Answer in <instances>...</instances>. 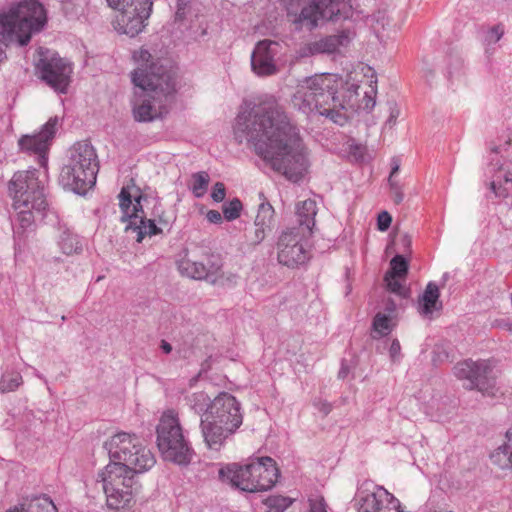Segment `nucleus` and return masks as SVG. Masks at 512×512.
I'll use <instances>...</instances> for the list:
<instances>
[{"label": "nucleus", "mask_w": 512, "mask_h": 512, "mask_svg": "<svg viewBox=\"0 0 512 512\" xmlns=\"http://www.w3.org/2000/svg\"><path fill=\"white\" fill-rule=\"evenodd\" d=\"M401 279H405V277H398L386 274L384 278L387 288L390 292L400 297H406L408 295V290L402 284Z\"/></svg>", "instance_id": "58836bf2"}, {"label": "nucleus", "mask_w": 512, "mask_h": 512, "mask_svg": "<svg viewBox=\"0 0 512 512\" xmlns=\"http://www.w3.org/2000/svg\"><path fill=\"white\" fill-rule=\"evenodd\" d=\"M125 231L136 233V241L139 243L145 236L151 237L162 233V229L156 225L155 219H147L144 212L138 215L136 221H130L126 225Z\"/></svg>", "instance_id": "cd10ccee"}, {"label": "nucleus", "mask_w": 512, "mask_h": 512, "mask_svg": "<svg viewBox=\"0 0 512 512\" xmlns=\"http://www.w3.org/2000/svg\"><path fill=\"white\" fill-rule=\"evenodd\" d=\"M408 272V263L401 255H396L390 261V270L386 273L388 275L406 277Z\"/></svg>", "instance_id": "79ce46f5"}, {"label": "nucleus", "mask_w": 512, "mask_h": 512, "mask_svg": "<svg viewBox=\"0 0 512 512\" xmlns=\"http://www.w3.org/2000/svg\"><path fill=\"white\" fill-rule=\"evenodd\" d=\"M358 88L354 83H344L337 74H315L298 84L293 103L304 112L316 111L343 125L358 104Z\"/></svg>", "instance_id": "f03ea898"}, {"label": "nucleus", "mask_w": 512, "mask_h": 512, "mask_svg": "<svg viewBox=\"0 0 512 512\" xmlns=\"http://www.w3.org/2000/svg\"><path fill=\"white\" fill-rule=\"evenodd\" d=\"M504 34V29L501 26H494L489 32V39L491 42H498Z\"/></svg>", "instance_id": "de8ad7c7"}, {"label": "nucleus", "mask_w": 512, "mask_h": 512, "mask_svg": "<svg viewBox=\"0 0 512 512\" xmlns=\"http://www.w3.org/2000/svg\"><path fill=\"white\" fill-rule=\"evenodd\" d=\"M103 490L108 507L114 510L128 507L133 495L138 493L133 491V489L115 488L113 486L103 487Z\"/></svg>", "instance_id": "c756f323"}, {"label": "nucleus", "mask_w": 512, "mask_h": 512, "mask_svg": "<svg viewBox=\"0 0 512 512\" xmlns=\"http://www.w3.org/2000/svg\"><path fill=\"white\" fill-rule=\"evenodd\" d=\"M309 511L308 512H327L325 499L321 495H313L308 499Z\"/></svg>", "instance_id": "37998d69"}, {"label": "nucleus", "mask_w": 512, "mask_h": 512, "mask_svg": "<svg viewBox=\"0 0 512 512\" xmlns=\"http://www.w3.org/2000/svg\"><path fill=\"white\" fill-rule=\"evenodd\" d=\"M7 512H58V510L49 497L42 496L34 498L20 507H14Z\"/></svg>", "instance_id": "2f4dec72"}, {"label": "nucleus", "mask_w": 512, "mask_h": 512, "mask_svg": "<svg viewBox=\"0 0 512 512\" xmlns=\"http://www.w3.org/2000/svg\"><path fill=\"white\" fill-rule=\"evenodd\" d=\"M209 268H205L204 261L191 260L185 255L177 262L179 272L195 280H207L214 283L220 275L222 269V260L219 255L206 254Z\"/></svg>", "instance_id": "f3484780"}, {"label": "nucleus", "mask_w": 512, "mask_h": 512, "mask_svg": "<svg viewBox=\"0 0 512 512\" xmlns=\"http://www.w3.org/2000/svg\"><path fill=\"white\" fill-rule=\"evenodd\" d=\"M391 504L398 505V499L382 486L366 482L358 490V512H382Z\"/></svg>", "instance_id": "dca6fc26"}, {"label": "nucleus", "mask_w": 512, "mask_h": 512, "mask_svg": "<svg viewBox=\"0 0 512 512\" xmlns=\"http://www.w3.org/2000/svg\"><path fill=\"white\" fill-rule=\"evenodd\" d=\"M9 192L13 197L17 220L23 229L30 227L34 222L33 211L41 213L47 207L37 170L16 172L9 183Z\"/></svg>", "instance_id": "6e6552de"}, {"label": "nucleus", "mask_w": 512, "mask_h": 512, "mask_svg": "<svg viewBox=\"0 0 512 512\" xmlns=\"http://www.w3.org/2000/svg\"><path fill=\"white\" fill-rule=\"evenodd\" d=\"M355 36L356 32L354 29L345 28L339 30L336 34L322 37L307 44V52H305L304 54L315 55L322 53H338L341 51L342 48H347L351 44Z\"/></svg>", "instance_id": "aec40b11"}, {"label": "nucleus", "mask_w": 512, "mask_h": 512, "mask_svg": "<svg viewBox=\"0 0 512 512\" xmlns=\"http://www.w3.org/2000/svg\"><path fill=\"white\" fill-rule=\"evenodd\" d=\"M136 474H138V472L130 471L115 463H109L104 470L99 473V477L101 478L102 487L113 486L115 488H128L138 492L139 487L134 480Z\"/></svg>", "instance_id": "4be33fe9"}, {"label": "nucleus", "mask_w": 512, "mask_h": 512, "mask_svg": "<svg viewBox=\"0 0 512 512\" xmlns=\"http://www.w3.org/2000/svg\"><path fill=\"white\" fill-rule=\"evenodd\" d=\"M160 348L162 349V351L166 354H169L171 353L172 351V346L170 343H168L166 340H161V343H160Z\"/></svg>", "instance_id": "603ef678"}, {"label": "nucleus", "mask_w": 512, "mask_h": 512, "mask_svg": "<svg viewBox=\"0 0 512 512\" xmlns=\"http://www.w3.org/2000/svg\"><path fill=\"white\" fill-rule=\"evenodd\" d=\"M97 172L98 161L94 147L88 141L77 142L69 150L59 182L65 189L83 195L95 185Z\"/></svg>", "instance_id": "423d86ee"}, {"label": "nucleus", "mask_w": 512, "mask_h": 512, "mask_svg": "<svg viewBox=\"0 0 512 512\" xmlns=\"http://www.w3.org/2000/svg\"><path fill=\"white\" fill-rule=\"evenodd\" d=\"M102 278H103L102 276H99V277L97 278V281L102 280Z\"/></svg>", "instance_id": "680f3d73"}, {"label": "nucleus", "mask_w": 512, "mask_h": 512, "mask_svg": "<svg viewBox=\"0 0 512 512\" xmlns=\"http://www.w3.org/2000/svg\"><path fill=\"white\" fill-rule=\"evenodd\" d=\"M507 441L491 454V461L500 469H512V436L506 433Z\"/></svg>", "instance_id": "7c9ffc66"}, {"label": "nucleus", "mask_w": 512, "mask_h": 512, "mask_svg": "<svg viewBox=\"0 0 512 512\" xmlns=\"http://www.w3.org/2000/svg\"><path fill=\"white\" fill-rule=\"evenodd\" d=\"M226 197V188L222 182H216L211 192V198L215 202H222Z\"/></svg>", "instance_id": "c03bdc74"}, {"label": "nucleus", "mask_w": 512, "mask_h": 512, "mask_svg": "<svg viewBox=\"0 0 512 512\" xmlns=\"http://www.w3.org/2000/svg\"><path fill=\"white\" fill-rule=\"evenodd\" d=\"M507 432L512 436V428Z\"/></svg>", "instance_id": "e2e57ef3"}, {"label": "nucleus", "mask_w": 512, "mask_h": 512, "mask_svg": "<svg viewBox=\"0 0 512 512\" xmlns=\"http://www.w3.org/2000/svg\"><path fill=\"white\" fill-rule=\"evenodd\" d=\"M309 235L301 229L290 228L284 231L277 243L278 262L288 268H297L307 263L310 252L306 248L305 240Z\"/></svg>", "instance_id": "4468645a"}, {"label": "nucleus", "mask_w": 512, "mask_h": 512, "mask_svg": "<svg viewBox=\"0 0 512 512\" xmlns=\"http://www.w3.org/2000/svg\"><path fill=\"white\" fill-rule=\"evenodd\" d=\"M258 219H261L262 231L269 228L274 221V209L270 203H260L258 205Z\"/></svg>", "instance_id": "ea45409f"}, {"label": "nucleus", "mask_w": 512, "mask_h": 512, "mask_svg": "<svg viewBox=\"0 0 512 512\" xmlns=\"http://www.w3.org/2000/svg\"><path fill=\"white\" fill-rule=\"evenodd\" d=\"M440 291L438 286L429 282L423 295L419 299V312L423 316H431L434 311L442 309V303L439 301Z\"/></svg>", "instance_id": "c85d7f7f"}, {"label": "nucleus", "mask_w": 512, "mask_h": 512, "mask_svg": "<svg viewBox=\"0 0 512 512\" xmlns=\"http://www.w3.org/2000/svg\"><path fill=\"white\" fill-rule=\"evenodd\" d=\"M241 424L240 405L234 396L226 392L212 400L209 410L201 416L200 422L207 446L216 451Z\"/></svg>", "instance_id": "7ed1b4c3"}, {"label": "nucleus", "mask_w": 512, "mask_h": 512, "mask_svg": "<svg viewBox=\"0 0 512 512\" xmlns=\"http://www.w3.org/2000/svg\"><path fill=\"white\" fill-rule=\"evenodd\" d=\"M59 245L63 253L66 255L80 253L82 251V244L80 243L77 235L68 231L63 232L61 235Z\"/></svg>", "instance_id": "c9c22d12"}, {"label": "nucleus", "mask_w": 512, "mask_h": 512, "mask_svg": "<svg viewBox=\"0 0 512 512\" xmlns=\"http://www.w3.org/2000/svg\"><path fill=\"white\" fill-rule=\"evenodd\" d=\"M330 411V407L327 406L326 410H325V413H328Z\"/></svg>", "instance_id": "052dcab7"}, {"label": "nucleus", "mask_w": 512, "mask_h": 512, "mask_svg": "<svg viewBox=\"0 0 512 512\" xmlns=\"http://www.w3.org/2000/svg\"><path fill=\"white\" fill-rule=\"evenodd\" d=\"M288 20L296 29H315L320 21L339 22L350 19L353 8L350 0H281Z\"/></svg>", "instance_id": "39448f33"}, {"label": "nucleus", "mask_w": 512, "mask_h": 512, "mask_svg": "<svg viewBox=\"0 0 512 512\" xmlns=\"http://www.w3.org/2000/svg\"><path fill=\"white\" fill-rule=\"evenodd\" d=\"M256 104L252 100H244L240 106L234 126L235 139L239 144L246 145L256 152Z\"/></svg>", "instance_id": "a211bd4d"}, {"label": "nucleus", "mask_w": 512, "mask_h": 512, "mask_svg": "<svg viewBox=\"0 0 512 512\" xmlns=\"http://www.w3.org/2000/svg\"><path fill=\"white\" fill-rule=\"evenodd\" d=\"M399 170V166L398 165H395L393 168H392V171L390 173V177H389V181L391 182L392 181V178L393 176L398 172Z\"/></svg>", "instance_id": "6e6d98bb"}, {"label": "nucleus", "mask_w": 512, "mask_h": 512, "mask_svg": "<svg viewBox=\"0 0 512 512\" xmlns=\"http://www.w3.org/2000/svg\"><path fill=\"white\" fill-rule=\"evenodd\" d=\"M402 199H403L402 194L397 192L395 195V199H394L395 203L399 204L402 201Z\"/></svg>", "instance_id": "4d7b16f0"}, {"label": "nucleus", "mask_w": 512, "mask_h": 512, "mask_svg": "<svg viewBox=\"0 0 512 512\" xmlns=\"http://www.w3.org/2000/svg\"><path fill=\"white\" fill-rule=\"evenodd\" d=\"M46 23L45 10L37 0H24L0 13V43L17 42L27 45L33 32L40 31Z\"/></svg>", "instance_id": "20e7f679"}, {"label": "nucleus", "mask_w": 512, "mask_h": 512, "mask_svg": "<svg viewBox=\"0 0 512 512\" xmlns=\"http://www.w3.org/2000/svg\"><path fill=\"white\" fill-rule=\"evenodd\" d=\"M210 176L206 171H200L192 175L191 190L195 197H202L208 188Z\"/></svg>", "instance_id": "4c0bfd02"}, {"label": "nucleus", "mask_w": 512, "mask_h": 512, "mask_svg": "<svg viewBox=\"0 0 512 512\" xmlns=\"http://www.w3.org/2000/svg\"><path fill=\"white\" fill-rule=\"evenodd\" d=\"M156 443L162 458L180 466L191 463L194 451L184 436L178 414L164 412L156 426Z\"/></svg>", "instance_id": "1a4fd4ad"}, {"label": "nucleus", "mask_w": 512, "mask_h": 512, "mask_svg": "<svg viewBox=\"0 0 512 512\" xmlns=\"http://www.w3.org/2000/svg\"><path fill=\"white\" fill-rule=\"evenodd\" d=\"M453 372L457 379L463 381L464 388L493 394L495 375L489 361L464 360L454 366Z\"/></svg>", "instance_id": "ddd939ff"}, {"label": "nucleus", "mask_w": 512, "mask_h": 512, "mask_svg": "<svg viewBox=\"0 0 512 512\" xmlns=\"http://www.w3.org/2000/svg\"><path fill=\"white\" fill-rule=\"evenodd\" d=\"M490 150L500 155L501 160L492 165L489 189L496 197L506 198L512 188V132L502 136L499 144L492 145Z\"/></svg>", "instance_id": "f8f14e48"}, {"label": "nucleus", "mask_w": 512, "mask_h": 512, "mask_svg": "<svg viewBox=\"0 0 512 512\" xmlns=\"http://www.w3.org/2000/svg\"><path fill=\"white\" fill-rule=\"evenodd\" d=\"M317 212V203L313 199H306L296 203L295 215L299 226L295 228L301 229L304 234L311 236L315 227V216Z\"/></svg>", "instance_id": "393cba45"}, {"label": "nucleus", "mask_w": 512, "mask_h": 512, "mask_svg": "<svg viewBox=\"0 0 512 512\" xmlns=\"http://www.w3.org/2000/svg\"><path fill=\"white\" fill-rule=\"evenodd\" d=\"M107 3L119 12L116 18L119 30L131 37L142 31L153 7V0H107Z\"/></svg>", "instance_id": "9b49d317"}, {"label": "nucleus", "mask_w": 512, "mask_h": 512, "mask_svg": "<svg viewBox=\"0 0 512 512\" xmlns=\"http://www.w3.org/2000/svg\"><path fill=\"white\" fill-rule=\"evenodd\" d=\"M293 502V498L282 495H273L262 501L265 512H284Z\"/></svg>", "instance_id": "473e14b6"}, {"label": "nucleus", "mask_w": 512, "mask_h": 512, "mask_svg": "<svg viewBox=\"0 0 512 512\" xmlns=\"http://www.w3.org/2000/svg\"><path fill=\"white\" fill-rule=\"evenodd\" d=\"M280 477V469L271 457H258V491L269 490Z\"/></svg>", "instance_id": "a878e982"}, {"label": "nucleus", "mask_w": 512, "mask_h": 512, "mask_svg": "<svg viewBox=\"0 0 512 512\" xmlns=\"http://www.w3.org/2000/svg\"><path fill=\"white\" fill-rule=\"evenodd\" d=\"M281 45L271 40L258 41V76H270L279 71Z\"/></svg>", "instance_id": "5701e85b"}, {"label": "nucleus", "mask_w": 512, "mask_h": 512, "mask_svg": "<svg viewBox=\"0 0 512 512\" xmlns=\"http://www.w3.org/2000/svg\"><path fill=\"white\" fill-rule=\"evenodd\" d=\"M258 155L292 183L309 174L310 151L299 129L272 97L258 104Z\"/></svg>", "instance_id": "f257e3e1"}, {"label": "nucleus", "mask_w": 512, "mask_h": 512, "mask_svg": "<svg viewBox=\"0 0 512 512\" xmlns=\"http://www.w3.org/2000/svg\"><path fill=\"white\" fill-rule=\"evenodd\" d=\"M58 117L50 118L41 131L34 135H23L19 141L21 151L38 154L42 159L48 150L49 141L54 137L58 125Z\"/></svg>", "instance_id": "412c9836"}, {"label": "nucleus", "mask_w": 512, "mask_h": 512, "mask_svg": "<svg viewBox=\"0 0 512 512\" xmlns=\"http://www.w3.org/2000/svg\"><path fill=\"white\" fill-rule=\"evenodd\" d=\"M110 463L118 464L133 472L142 473L156 462L152 452L142 446L136 435L117 433L105 443Z\"/></svg>", "instance_id": "9d476101"}, {"label": "nucleus", "mask_w": 512, "mask_h": 512, "mask_svg": "<svg viewBox=\"0 0 512 512\" xmlns=\"http://www.w3.org/2000/svg\"><path fill=\"white\" fill-rule=\"evenodd\" d=\"M40 78L55 91L66 93L72 74L71 64L64 58L54 54L41 57L37 63Z\"/></svg>", "instance_id": "2eb2a0df"}, {"label": "nucleus", "mask_w": 512, "mask_h": 512, "mask_svg": "<svg viewBox=\"0 0 512 512\" xmlns=\"http://www.w3.org/2000/svg\"><path fill=\"white\" fill-rule=\"evenodd\" d=\"M179 7H185L186 10H190L189 8V0H178L177 1V8Z\"/></svg>", "instance_id": "5fc2aeb1"}, {"label": "nucleus", "mask_w": 512, "mask_h": 512, "mask_svg": "<svg viewBox=\"0 0 512 512\" xmlns=\"http://www.w3.org/2000/svg\"><path fill=\"white\" fill-rule=\"evenodd\" d=\"M190 10H186L185 7L177 8L175 12V21L182 22L187 18V14Z\"/></svg>", "instance_id": "3c124183"}, {"label": "nucleus", "mask_w": 512, "mask_h": 512, "mask_svg": "<svg viewBox=\"0 0 512 512\" xmlns=\"http://www.w3.org/2000/svg\"><path fill=\"white\" fill-rule=\"evenodd\" d=\"M158 222L159 224L168 225V220L164 219L162 215H159Z\"/></svg>", "instance_id": "13d9d810"}, {"label": "nucleus", "mask_w": 512, "mask_h": 512, "mask_svg": "<svg viewBox=\"0 0 512 512\" xmlns=\"http://www.w3.org/2000/svg\"><path fill=\"white\" fill-rule=\"evenodd\" d=\"M392 222V217L387 211H383L378 215L377 227L380 231H386Z\"/></svg>", "instance_id": "a18cd8bd"}, {"label": "nucleus", "mask_w": 512, "mask_h": 512, "mask_svg": "<svg viewBox=\"0 0 512 512\" xmlns=\"http://www.w3.org/2000/svg\"><path fill=\"white\" fill-rule=\"evenodd\" d=\"M366 152V147L362 145H355L351 147V154L356 160H364Z\"/></svg>", "instance_id": "49530a36"}, {"label": "nucleus", "mask_w": 512, "mask_h": 512, "mask_svg": "<svg viewBox=\"0 0 512 512\" xmlns=\"http://www.w3.org/2000/svg\"><path fill=\"white\" fill-rule=\"evenodd\" d=\"M401 350V346L398 340H393L389 349L390 356L392 360H396L399 356Z\"/></svg>", "instance_id": "8fccbe9b"}, {"label": "nucleus", "mask_w": 512, "mask_h": 512, "mask_svg": "<svg viewBox=\"0 0 512 512\" xmlns=\"http://www.w3.org/2000/svg\"><path fill=\"white\" fill-rule=\"evenodd\" d=\"M119 198V207L122 211V222H130L136 221L138 219V215L143 213V209L141 206L142 195H139L134 198L135 203L132 201V195L129 192L128 188L123 187L118 195Z\"/></svg>", "instance_id": "bb28decb"}, {"label": "nucleus", "mask_w": 512, "mask_h": 512, "mask_svg": "<svg viewBox=\"0 0 512 512\" xmlns=\"http://www.w3.org/2000/svg\"><path fill=\"white\" fill-rule=\"evenodd\" d=\"M140 66L132 73V82L150 93L170 99L176 92L177 68L168 58L154 57L147 50L139 52Z\"/></svg>", "instance_id": "0eeeda50"}, {"label": "nucleus", "mask_w": 512, "mask_h": 512, "mask_svg": "<svg viewBox=\"0 0 512 512\" xmlns=\"http://www.w3.org/2000/svg\"><path fill=\"white\" fill-rule=\"evenodd\" d=\"M242 203L238 198H234L222 207L223 217L227 221H233L240 217Z\"/></svg>", "instance_id": "a19ab883"}, {"label": "nucleus", "mask_w": 512, "mask_h": 512, "mask_svg": "<svg viewBox=\"0 0 512 512\" xmlns=\"http://www.w3.org/2000/svg\"><path fill=\"white\" fill-rule=\"evenodd\" d=\"M372 326L375 333L374 338L388 335L394 327L391 317L380 312L375 315Z\"/></svg>", "instance_id": "f704fd0d"}, {"label": "nucleus", "mask_w": 512, "mask_h": 512, "mask_svg": "<svg viewBox=\"0 0 512 512\" xmlns=\"http://www.w3.org/2000/svg\"><path fill=\"white\" fill-rule=\"evenodd\" d=\"M168 100L161 95L151 93L147 99H144L141 104L133 108L135 120L138 122H150L162 117L168 112L166 107Z\"/></svg>", "instance_id": "b1692460"}, {"label": "nucleus", "mask_w": 512, "mask_h": 512, "mask_svg": "<svg viewBox=\"0 0 512 512\" xmlns=\"http://www.w3.org/2000/svg\"><path fill=\"white\" fill-rule=\"evenodd\" d=\"M206 218L210 223L213 224H220L223 220V216L217 210H209L206 214Z\"/></svg>", "instance_id": "09e8293b"}, {"label": "nucleus", "mask_w": 512, "mask_h": 512, "mask_svg": "<svg viewBox=\"0 0 512 512\" xmlns=\"http://www.w3.org/2000/svg\"><path fill=\"white\" fill-rule=\"evenodd\" d=\"M201 261L205 262V268H209V264H207V260H206V255L204 256V258Z\"/></svg>", "instance_id": "bf43d9fd"}, {"label": "nucleus", "mask_w": 512, "mask_h": 512, "mask_svg": "<svg viewBox=\"0 0 512 512\" xmlns=\"http://www.w3.org/2000/svg\"><path fill=\"white\" fill-rule=\"evenodd\" d=\"M187 401L189 406L198 414H204L207 413L210 407V403L212 400L210 399V396L203 392H195L192 395L187 397Z\"/></svg>", "instance_id": "72a5a7b5"}, {"label": "nucleus", "mask_w": 512, "mask_h": 512, "mask_svg": "<svg viewBox=\"0 0 512 512\" xmlns=\"http://www.w3.org/2000/svg\"><path fill=\"white\" fill-rule=\"evenodd\" d=\"M253 463H229L218 471L219 479L231 487L243 492H256V482L253 477Z\"/></svg>", "instance_id": "6ab92c4d"}, {"label": "nucleus", "mask_w": 512, "mask_h": 512, "mask_svg": "<svg viewBox=\"0 0 512 512\" xmlns=\"http://www.w3.org/2000/svg\"><path fill=\"white\" fill-rule=\"evenodd\" d=\"M23 383L22 376L19 372H5L0 379V392L2 394L13 392Z\"/></svg>", "instance_id": "e433bc0d"}, {"label": "nucleus", "mask_w": 512, "mask_h": 512, "mask_svg": "<svg viewBox=\"0 0 512 512\" xmlns=\"http://www.w3.org/2000/svg\"><path fill=\"white\" fill-rule=\"evenodd\" d=\"M251 70L256 73V46L251 52Z\"/></svg>", "instance_id": "864d4df0"}]
</instances>
